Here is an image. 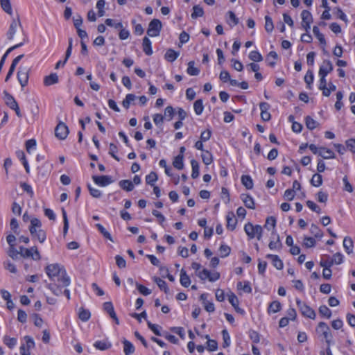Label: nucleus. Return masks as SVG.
Returning <instances> with one entry per match:
<instances>
[{
    "label": "nucleus",
    "instance_id": "f257e3e1",
    "mask_svg": "<svg viewBox=\"0 0 355 355\" xmlns=\"http://www.w3.org/2000/svg\"><path fill=\"white\" fill-rule=\"evenodd\" d=\"M45 272L53 282L46 283V286L56 296L62 293V288L68 286L71 283L70 277L67 275L64 268L59 263L49 264L45 268Z\"/></svg>",
    "mask_w": 355,
    "mask_h": 355
},
{
    "label": "nucleus",
    "instance_id": "f03ea898",
    "mask_svg": "<svg viewBox=\"0 0 355 355\" xmlns=\"http://www.w3.org/2000/svg\"><path fill=\"white\" fill-rule=\"evenodd\" d=\"M315 331L319 336H322L328 346L332 344V334L329 327L324 322H320L315 329Z\"/></svg>",
    "mask_w": 355,
    "mask_h": 355
},
{
    "label": "nucleus",
    "instance_id": "7ed1b4c3",
    "mask_svg": "<svg viewBox=\"0 0 355 355\" xmlns=\"http://www.w3.org/2000/svg\"><path fill=\"white\" fill-rule=\"evenodd\" d=\"M244 230L250 239L257 237L260 241L262 237L263 229L259 225H254L251 223H248L244 226Z\"/></svg>",
    "mask_w": 355,
    "mask_h": 355
},
{
    "label": "nucleus",
    "instance_id": "20e7f679",
    "mask_svg": "<svg viewBox=\"0 0 355 355\" xmlns=\"http://www.w3.org/2000/svg\"><path fill=\"white\" fill-rule=\"evenodd\" d=\"M296 304L302 315L311 319L315 318L316 314L315 311L309 306H308L305 302L297 298Z\"/></svg>",
    "mask_w": 355,
    "mask_h": 355
},
{
    "label": "nucleus",
    "instance_id": "39448f33",
    "mask_svg": "<svg viewBox=\"0 0 355 355\" xmlns=\"http://www.w3.org/2000/svg\"><path fill=\"white\" fill-rule=\"evenodd\" d=\"M19 250H20V255L24 258L32 257L34 260H40L41 258L40 252L35 246L32 247L30 249L20 246L19 247Z\"/></svg>",
    "mask_w": 355,
    "mask_h": 355
},
{
    "label": "nucleus",
    "instance_id": "423d86ee",
    "mask_svg": "<svg viewBox=\"0 0 355 355\" xmlns=\"http://www.w3.org/2000/svg\"><path fill=\"white\" fill-rule=\"evenodd\" d=\"M162 28V24L160 20L153 19L148 24L147 34L150 37H157L159 35Z\"/></svg>",
    "mask_w": 355,
    "mask_h": 355
},
{
    "label": "nucleus",
    "instance_id": "0eeeda50",
    "mask_svg": "<svg viewBox=\"0 0 355 355\" xmlns=\"http://www.w3.org/2000/svg\"><path fill=\"white\" fill-rule=\"evenodd\" d=\"M69 134V129L66 124L60 122L55 128V135L59 139L64 140Z\"/></svg>",
    "mask_w": 355,
    "mask_h": 355
},
{
    "label": "nucleus",
    "instance_id": "6e6552de",
    "mask_svg": "<svg viewBox=\"0 0 355 355\" xmlns=\"http://www.w3.org/2000/svg\"><path fill=\"white\" fill-rule=\"evenodd\" d=\"M17 78L22 87L27 85L28 80V71L26 67H20L19 68Z\"/></svg>",
    "mask_w": 355,
    "mask_h": 355
},
{
    "label": "nucleus",
    "instance_id": "1a4fd4ad",
    "mask_svg": "<svg viewBox=\"0 0 355 355\" xmlns=\"http://www.w3.org/2000/svg\"><path fill=\"white\" fill-rule=\"evenodd\" d=\"M18 27H20L21 28V25L19 16H17V19H13L10 25L9 30L7 33V37L8 40L13 39L14 35L16 33L17 28Z\"/></svg>",
    "mask_w": 355,
    "mask_h": 355
},
{
    "label": "nucleus",
    "instance_id": "9d476101",
    "mask_svg": "<svg viewBox=\"0 0 355 355\" xmlns=\"http://www.w3.org/2000/svg\"><path fill=\"white\" fill-rule=\"evenodd\" d=\"M270 105L266 102H261L259 104L261 110V118L264 121H268L270 119L271 115L268 112Z\"/></svg>",
    "mask_w": 355,
    "mask_h": 355
},
{
    "label": "nucleus",
    "instance_id": "9b49d317",
    "mask_svg": "<svg viewBox=\"0 0 355 355\" xmlns=\"http://www.w3.org/2000/svg\"><path fill=\"white\" fill-rule=\"evenodd\" d=\"M333 64L329 60H324L319 69V76H327L329 73L333 71Z\"/></svg>",
    "mask_w": 355,
    "mask_h": 355
},
{
    "label": "nucleus",
    "instance_id": "f8f14e48",
    "mask_svg": "<svg viewBox=\"0 0 355 355\" xmlns=\"http://www.w3.org/2000/svg\"><path fill=\"white\" fill-rule=\"evenodd\" d=\"M228 300L237 313L241 314L245 313L244 310L239 306V301L234 293H230V294L228 295Z\"/></svg>",
    "mask_w": 355,
    "mask_h": 355
},
{
    "label": "nucleus",
    "instance_id": "ddd939ff",
    "mask_svg": "<svg viewBox=\"0 0 355 355\" xmlns=\"http://www.w3.org/2000/svg\"><path fill=\"white\" fill-rule=\"evenodd\" d=\"M41 227H42V223L38 218H33L31 220V225L29 227V231L33 237L35 236V235L38 232V230H40L41 228Z\"/></svg>",
    "mask_w": 355,
    "mask_h": 355
},
{
    "label": "nucleus",
    "instance_id": "4468645a",
    "mask_svg": "<svg viewBox=\"0 0 355 355\" xmlns=\"http://www.w3.org/2000/svg\"><path fill=\"white\" fill-rule=\"evenodd\" d=\"M266 257L271 260L273 266L277 270H282L283 268V262L277 255L268 254Z\"/></svg>",
    "mask_w": 355,
    "mask_h": 355
},
{
    "label": "nucleus",
    "instance_id": "2eb2a0df",
    "mask_svg": "<svg viewBox=\"0 0 355 355\" xmlns=\"http://www.w3.org/2000/svg\"><path fill=\"white\" fill-rule=\"evenodd\" d=\"M318 155L321 156L324 159H331L335 157L334 153L331 150L324 147L319 148Z\"/></svg>",
    "mask_w": 355,
    "mask_h": 355
},
{
    "label": "nucleus",
    "instance_id": "dca6fc26",
    "mask_svg": "<svg viewBox=\"0 0 355 355\" xmlns=\"http://www.w3.org/2000/svg\"><path fill=\"white\" fill-rule=\"evenodd\" d=\"M241 198L242 199L245 206L248 209H254V202L253 198L249 194H241Z\"/></svg>",
    "mask_w": 355,
    "mask_h": 355
},
{
    "label": "nucleus",
    "instance_id": "f3484780",
    "mask_svg": "<svg viewBox=\"0 0 355 355\" xmlns=\"http://www.w3.org/2000/svg\"><path fill=\"white\" fill-rule=\"evenodd\" d=\"M142 48H143L144 52L147 55H151L153 54V50H152V47H151V41L149 40L148 37H144L143 38Z\"/></svg>",
    "mask_w": 355,
    "mask_h": 355
},
{
    "label": "nucleus",
    "instance_id": "a211bd4d",
    "mask_svg": "<svg viewBox=\"0 0 355 355\" xmlns=\"http://www.w3.org/2000/svg\"><path fill=\"white\" fill-rule=\"evenodd\" d=\"M237 220L235 218L234 213L231 212L227 215V228L234 230L236 227Z\"/></svg>",
    "mask_w": 355,
    "mask_h": 355
},
{
    "label": "nucleus",
    "instance_id": "6ab92c4d",
    "mask_svg": "<svg viewBox=\"0 0 355 355\" xmlns=\"http://www.w3.org/2000/svg\"><path fill=\"white\" fill-rule=\"evenodd\" d=\"M58 83V76L56 73H51L44 79V84L46 86H50Z\"/></svg>",
    "mask_w": 355,
    "mask_h": 355
},
{
    "label": "nucleus",
    "instance_id": "aec40b11",
    "mask_svg": "<svg viewBox=\"0 0 355 355\" xmlns=\"http://www.w3.org/2000/svg\"><path fill=\"white\" fill-rule=\"evenodd\" d=\"M178 56L179 52L171 49H168L164 55L165 59L170 62H174Z\"/></svg>",
    "mask_w": 355,
    "mask_h": 355
},
{
    "label": "nucleus",
    "instance_id": "412c9836",
    "mask_svg": "<svg viewBox=\"0 0 355 355\" xmlns=\"http://www.w3.org/2000/svg\"><path fill=\"white\" fill-rule=\"evenodd\" d=\"M180 284L184 287H189L191 284L190 277L187 275L186 271L184 269L181 270L180 272Z\"/></svg>",
    "mask_w": 355,
    "mask_h": 355
},
{
    "label": "nucleus",
    "instance_id": "4be33fe9",
    "mask_svg": "<svg viewBox=\"0 0 355 355\" xmlns=\"http://www.w3.org/2000/svg\"><path fill=\"white\" fill-rule=\"evenodd\" d=\"M153 280L162 291H164L165 293H168L169 288L167 286L166 282L164 280L157 277H154Z\"/></svg>",
    "mask_w": 355,
    "mask_h": 355
},
{
    "label": "nucleus",
    "instance_id": "5701e85b",
    "mask_svg": "<svg viewBox=\"0 0 355 355\" xmlns=\"http://www.w3.org/2000/svg\"><path fill=\"white\" fill-rule=\"evenodd\" d=\"M123 351H124L125 355H131L132 354L134 353L135 347L132 343L124 339L123 340Z\"/></svg>",
    "mask_w": 355,
    "mask_h": 355
},
{
    "label": "nucleus",
    "instance_id": "b1692460",
    "mask_svg": "<svg viewBox=\"0 0 355 355\" xmlns=\"http://www.w3.org/2000/svg\"><path fill=\"white\" fill-rule=\"evenodd\" d=\"M282 309V304L279 301H273L272 302L268 308V313H277Z\"/></svg>",
    "mask_w": 355,
    "mask_h": 355
},
{
    "label": "nucleus",
    "instance_id": "393cba45",
    "mask_svg": "<svg viewBox=\"0 0 355 355\" xmlns=\"http://www.w3.org/2000/svg\"><path fill=\"white\" fill-rule=\"evenodd\" d=\"M87 186L89 189V193L92 197L96 198H99L101 197V191L98 190L97 188H96V186H95L94 184L92 185L90 183H87Z\"/></svg>",
    "mask_w": 355,
    "mask_h": 355
},
{
    "label": "nucleus",
    "instance_id": "a878e982",
    "mask_svg": "<svg viewBox=\"0 0 355 355\" xmlns=\"http://www.w3.org/2000/svg\"><path fill=\"white\" fill-rule=\"evenodd\" d=\"M1 7L9 15H12V9L10 0H0Z\"/></svg>",
    "mask_w": 355,
    "mask_h": 355
},
{
    "label": "nucleus",
    "instance_id": "bb28decb",
    "mask_svg": "<svg viewBox=\"0 0 355 355\" xmlns=\"http://www.w3.org/2000/svg\"><path fill=\"white\" fill-rule=\"evenodd\" d=\"M90 317L91 313L89 310L85 309L84 308H80L78 311V318L80 320L87 322L89 320Z\"/></svg>",
    "mask_w": 355,
    "mask_h": 355
},
{
    "label": "nucleus",
    "instance_id": "cd10ccee",
    "mask_svg": "<svg viewBox=\"0 0 355 355\" xmlns=\"http://www.w3.org/2000/svg\"><path fill=\"white\" fill-rule=\"evenodd\" d=\"M5 102H6V104L10 108V109H12L13 107H15L16 105H18V103H17V101L15 100V98H13V96L8 94V92H5Z\"/></svg>",
    "mask_w": 355,
    "mask_h": 355
},
{
    "label": "nucleus",
    "instance_id": "c85d7f7f",
    "mask_svg": "<svg viewBox=\"0 0 355 355\" xmlns=\"http://www.w3.org/2000/svg\"><path fill=\"white\" fill-rule=\"evenodd\" d=\"M277 58V53L275 51H270L267 55L266 62L270 67H273L276 64Z\"/></svg>",
    "mask_w": 355,
    "mask_h": 355
},
{
    "label": "nucleus",
    "instance_id": "c756f323",
    "mask_svg": "<svg viewBox=\"0 0 355 355\" xmlns=\"http://www.w3.org/2000/svg\"><path fill=\"white\" fill-rule=\"evenodd\" d=\"M96 187H105L114 182V179H93Z\"/></svg>",
    "mask_w": 355,
    "mask_h": 355
},
{
    "label": "nucleus",
    "instance_id": "7c9ffc66",
    "mask_svg": "<svg viewBox=\"0 0 355 355\" xmlns=\"http://www.w3.org/2000/svg\"><path fill=\"white\" fill-rule=\"evenodd\" d=\"M301 17L302 20V24H311L313 22L311 13L306 10H302Z\"/></svg>",
    "mask_w": 355,
    "mask_h": 355
},
{
    "label": "nucleus",
    "instance_id": "2f4dec72",
    "mask_svg": "<svg viewBox=\"0 0 355 355\" xmlns=\"http://www.w3.org/2000/svg\"><path fill=\"white\" fill-rule=\"evenodd\" d=\"M194 61H190L188 63V68L187 72L190 76H198L200 73V70L194 67Z\"/></svg>",
    "mask_w": 355,
    "mask_h": 355
},
{
    "label": "nucleus",
    "instance_id": "473e14b6",
    "mask_svg": "<svg viewBox=\"0 0 355 355\" xmlns=\"http://www.w3.org/2000/svg\"><path fill=\"white\" fill-rule=\"evenodd\" d=\"M119 186L126 191H131L134 189V184L129 180H123L119 182Z\"/></svg>",
    "mask_w": 355,
    "mask_h": 355
},
{
    "label": "nucleus",
    "instance_id": "72a5a7b5",
    "mask_svg": "<svg viewBox=\"0 0 355 355\" xmlns=\"http://www.w3.org/2000/svg\"><path fill=\"white\" fill-rule=\"evenodd\" d=\"M183 157H184L183 155H178L176 157H175L173 162V165L177 169L180 170L183 168V166H184Z\"/></svg>",
    "mask_w": 355,
    "mask_h": 355
},
{
    "label": "nucleus",
    "instance_id": "f704fd0d",
    "mask_svg": "<svg viewBox=\"0 0 355 355\" xmlns=\"http://www.w3.org/2000/svg\"><path fill=\"white\" fill-rule=\"evenodd\" d=\"M343 247L345 248L346 252L348 254H350L353 250V241L351 238L346 236L343 240Z\"/></svg>",
    "mask_w": 355,
    "mask_h": 355
},
{
    "label": "nucleus",
    "instance_id": "c9c22d12",
    "mask_svg": "<svg viewBox=\"0 0 355 355\" xmlns=\"http://www.w3.org/2000/svg\"><path fill=\"white\" fill-rule=\"evenodd\" d=\"M314 76L312 70L309 69L304 76V81L307 85L308 89H311V85L313 82Z\"/></svg>",
    "mask_w": 355,
    "mask_h": 355
},
{
    "label": "nucleus",
    "instance_id": "e433bc0d",
    "mask_svg": "<svg viewBox=\"0 0 355 355\" xmlns=\"http://www.w3.org/2000/svg\"><path fill=\"white\" fill-rule=\"evenodd\" d=\"M313 33L315 35V36L318 38L321 44L326 45L325 38L324 35L320 32V29L318 26H313Z\"/></svg>",
    "mask_w": 355,
    "mask_h": 355
},
{
    "label": "nucleus",
    "instance_id": "4c0bfd02",
    "mask_svg": "<svg viewBox=\"0 0 355 355\" xmlns=\"http://www.w3.org/2000/svg\"><path fill=\"white\" fill-rule=\"evenodd\" d=\"M193 108L197 115H200L204 110L203 103L202 99H198L193 104Z\"/></svg>",
    "mask_w": 355,
    "mask_h": 355
},
{
    "label": "nucleus",
    "instance_id": "58836bf2",
    "mask_svg": "<svg viewBox=\"0 0 355 355\" xmlns=\"http://www.w3.org/2000/svg\"><path fill=\"white\" fill-rule=\"evenodd\" d=\"M310 232L313 234L315 238H322L323 236V233L321 230L318 227V225L315 224H312L310 227Z\"/></svg>",
    "mask_w": 355,
    "mask_h": 355
},
{
    "label": "nucleus",
    "instance_id": "ea45409f",
    "mask_svg": "<svg viewBox=\"0 0 355 355\" xmlns=\"http://www.w3.org/2000/svg\"><path fill=\"white\" fill-rule=\"evenodd\" d=\"M24 40H25V39H24V38H23V39H22V40H21L19 44H16V45H15V46H13L10 47V48H9V49L7 50V51L6 52V53H5V54L2 56V58H1V61H0L1 65H3L4 62H5V60H6V58L7 55H8V53H10L12 50H14V49H17V48H18V47H19V46H22V45H23V44H24Z\"/></svg>",
    "mask_w": 355,
    "mask_h": 355
},
{
    "label": "nucleus",
    "instance_id": "a19ab883",
    "mask_svg": "<svg viewBox=\"0 0 355 355\" xmlns=\"http://www.w3.org/2000/svg\"><path fill=\"white\" fill-rule=\"evenodd\" d=\"M193 12L191 14V17L193 19H196L197 17H202L204 15V10L202 7L198 5L194 6L193 7Z\"/></svg>",
    "mask_w": 355,
    "mask_h": 355
},
{
    "label": "nucleus",
    "instance_id": "79ce46f5",
    "mask_svg": "<svg viewBox=\"0 0 355 355\" xmlns=\"http://www.w3.org/2000/svg\"><path fill=\"white\" fill-rule=\"evenodd\" d=\"M191 164L192 167V173L191 178H198L199 176V164L195 160L192 159L191 161Z\"/></svg>",
    "mask_w": 355,
    "mask_h": 355
},
{
    "label": "nucleus",
    "instance_id": "37998d69",
    "mask_svg": "<svg viewBox=\"0 0 355 355\" xmlns=\"http://www.w3.org/2000/svg\"><path fill=\"white\" fill-rule=\"evenodd\" d=\"M265 29L268 33H271L274 29L272 18L268 15L265 16Z\"/></svg>",
    "mask_w": 355,
    "mask_h": 355
},
{
    "label": "nucleus",
    "instance_id": "c03bdc74",
    "mask_svg": "<svg viewBox=\"0 0 355 355\" xmlns=\"http://www.w3.org/2000/svg\"><path fill=\"white\" fill-rule=\"evenodd\" d=\"M305 123L306 128L309 130H313L318 125V123L309 116L305 118Z\"/></svg>",
    "mask_w": 355,
    "mask_h": 355
},
{
    "label": "nucleus",
    "instance_id": "a18cd8bd",
    "mask_svg": "<svg viewBox=\"0 0 355 355\" xmlns=\"http://www.w3.org/2000/svg\"><path fill=\"white\" fill-rule=\"evenodd\" d=\"M315 244L316 242L313 238L306 236L304 237L303 245L306 248H313L315 245Z\"/></svg>",
    "mask_w": 355,
    "mask_h": 355
},
{
    "label": "nucleus",
    "instance_id": "49530a36",
    "mask_svg": "<svg viewBox=\"0 0 355 355\" xmlns=\"http://www.w3.org/2000/svg\"><path fill=\"white\" fill-rule=\"evenodd\" d=\"M96 227L98 231L103 235V236L111 241H113L111 234L106 230V229L100 223L96 224Z\"/></svg>",
    "mask_w": 355,
    "mask_h": 355
},
{
    "label": "nucleus",
    "instance_id": "de8ad7c7",
    "mask_svg": "<svg viewBox=\"0 0 355 355\" xmlns=\"http://www.w3.org/2000/svg\"><path fill=\"white\" fill-rule=\"evenodd\" d=\"M135 98L136 96L134 94H127L125 98L122 102L123 106L126 109L129 108L130 103L135 101Z\"/></svg>",
    "mask_w": 355,
    "mask_h": 355
},
{
    "label": "nucleus",
    "instance_id": "09e8293b",
    "mask_svg": "<svg viewBox=\"0 0 355 355\" xmlns=\"http://www.w3.org/2000/svg\"><path fill=\"white\" fill-rule=\"evenodd\" d=\"M268 247L270 250H280L282 248V243L279 236H277L276 241H271L269 243Z\"/></svg>",
    "mask_w": 355,
    "mask_h": 355
},
{
    "label": "nucleus",
    "instance_id": "8fccbe9b",
    "mask_svg": "<svg viewBox=\"0 0 355 355\" xmlns=\"http://www.w3.org/2000/svg\"><path fill=\"white\" fill-rule=\"evenodd\" d=\"M3 343L9 348L12 349L17 344V339L15 338H10L8 336H4Z\"/></svg>",
    "mask_w": 355,
    "mask_h": 355
},
{
    "label": "nucleus",
    "instance_id": "3c124183",
    "mask_svg": "<svg viewBox=\"0 0 355 355\" xmlns=\"http://www.w3.org/2000/svg\"><path fill=\"white\" fill-rule=\"evenodd\" d=\"M222 336L223 340V347L226 348L230 345V336L226 329L222 331Z\"/></svg>",
    "mask_w": 355,
    "mask_h": 355
},
{
    "label": "nucleus",
    "instance_id": "603ef678",
    "mask_svg": "<svg viewBox=\"0 0 355 355\" xmlns=\"http://www.w3.org/2000/svg\"><path fill=\"white\" fill-rule=\"evenodd\" d=\"M319 313L321 315L327 318H330L331 316V311L325 305L319 307Z\"/></svg>",
    "mask_w": 355,
    "mask_h": 355
},
{
    "label": "nucleus",
    "instance_id": "864d4df0",
    "mask_svg": "<svg viewBox=\"0 0 355 355\" xmlns=\"http://www.w3.org/2000/svg\"><path fill=\"white\" fill-rule=\"evenodd\" d=\"M219 252H220V257L224 258V257H227L230 254L231 248L228 245H227L225 244H223L220 245V247L219 248Z\"/></svg>",
    "mask_w": 355,
    "mask_h": 355
},
{
    "label": "nucleus",
    "instance_id": "5fc2aeb1",
    "mask_svg": "<svg viewBox=\"0 0 355 355\" xmlns=\"http://www.w3.org/2000/svg\"><path fill=\"white\" fill-rule=\"evenodd\" d=\"M249 58L254 62H261L263 60L262 55L257 51H251L249 54Z\"/></svg>",
    "mask_w": 355,
    "mask_h": 355
},
{
    "label": "nucleus",
    "instance_id": "6e6d98bb",
    "mask_svg": "<svg viewBox=\"0 0 355 355\" xmlns=\"http://www.w3.org/2000/svg\"><path fill=\"white\" fill-rule=\"evenodd\" d=\"M8 255L12 259H17L18 255L20 254V250H17L15 246L9 247L8 250Z\"/></svg>",
    "mask_w": 355,
    "mask_h": 355
},
{
    "label": "nucleus",
    "instance_id": "4d7b16f0",
    "mask_svg": "<svg viewBox=\"0 0 355 355\" xmlns=\"http://www.w3.org/2000/svg\"><path fill=\"white\" fill-rule=\"evenodd\" d=\"M94 346L98 349L105 350L111 347V344L104 341H96L94 344Z\"/></svg>",
    "mask_w": 355,
    "mask_h": 355
},
{
    "label": "nucleus",
    "instance_id": "13d9d810",
    "mask_svg": "<svg viewBox=\"0 0 355 355\" xmlns=\"http://www.w3.org/2000/svg\"><path fill=\"white\" fill-rule=\"evenodd\" d=\"M62 214L63 217V223H64V227H63V234L64 236H65L67 233L68 229H69V221L67 218V212L64 209H62Z\"/></svg>",
    "mask_w": 355,
    "mask_h": 355
},
{
    "label": "nucleus",
    "instance_id": "bf43d9fd",
    "mask_svg": "<svg viewBox=\"0 0 355 355\" xmlns=\"http://www.w3.org/2000/svg\"><path fill=\"white\" fill-rule=\"evenodd\" d=\"M26 150L28 153H31L32 150L36 148V141L34 139H28L26 141Z\"/></svg>",
    "mask_w": 355,
    "mask_h": 355
},
{
    "label": "nucleus",
    "instance_id": "052dcab7",
    "mask_svg": "<svg viewBox=\"0 0 355 355\" xmlns=\"http://www.w3.org/2000/svg\"><path fill=\"white\" fill-rule=\"evenodd\" d=\"M202 159L206 165H209L212 162V155L209 151H202Z\"/></svg>",
    "mask_w": 355,
    "mask_h": 355
},
{
    "label": "nucleus",
    "instance_id": "680f3d73",
    "mask_svg": "<svg viewBox=\"0 0 355 355\" xmlns=\"http://www.w3.org/2000/svg\"><path fill=\"white\" fill-rule=\"evenodd\" d=\"M34 238H36L40 243H44L46 239V234L45 231L40 228V230H38V232L35 235Z\"/></svg>",
    "mask_w": 355,
    "mask_h": 355
},
{
    "label": "nucleus",
    "instance_id": "e2e57ef3",
    "mask_svg": "<svg viewBox=\"0 0 355 355\" xmlns=\"http://www.w3.org/2000/svg\"><path fill=\"white\" fill-rule=\"evenodd\" d=\"M105 1L103 0H98L96 3V8L98 9V17H103L105 15V10H104V6H105Z\"/></svg>",
    "mask_w": 355,
    "mask_h": 355
},
{
    "label": "nucleus",
    "instance_id": "0e129e2a",
    "mask_svg": "<svg viewBox=\"0 0 355 355\" xmlns=\"http://www.w3.org/2000/svg\"><path fill=\"white\" fill-rule=\"evenodd\" d=\"M24 340L26 341V345H25V347H26V351H28L31 349H33L35 347V342L33 340V339L29 336H26L24 337Z\"/></svg>",
    "mask_w": 355,
    "mask_h": 355
},
{
    "label": "nucleus",
    "instance_id": "69168bd1",
    "mask_svg": "<svg viewBox=\"0 0 355 355\" xmlns=\"http://www.w3.org/2000/svg\"><path fill=\"white\" fill-rule=\"evenodd\" d=\"M148 328L157 336H161L159 329L161 327L158 324H153L149 321H147Z\"/></svg>",
    "mask_w": 355,
    "mask_h": 355
},
{
    "label": "nucleus",
    "instance_id": "338daca9",
    "mask_svg": "<svg viewBox=\"0 0 355 355\" xmlns=\"http://www.w3.org/2000/svg\"><path fill=\"white\" fill-rule=\"evenodd\" d=\"M276 225V219L275 217L270 216L268 217L266 221V224L264 227L268 230H270V227L275 228Z\"/></svg>",
    "mask_w": 355,
    "mask_h": 355
},
{
    "label": "nucleus",
    "instance_id": "774afa93",
    "mask_svg": "<svg viewBox=\"0 0 355 355\" xmlns=\"http://www.w3.org/2000/svg\"><path fill=\"white\" fill-rule=\"evenodd\" d=\"M306 205L313 211H315L318 214H320L321 212V209L320 208V207L318 206L314 202L311 200H307Z\"/></svg>",
    "mask_w": 355,
    "mask_h": 355
}]
</instances>
